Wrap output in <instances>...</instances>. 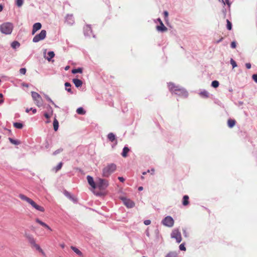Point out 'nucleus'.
<instances>
[{"label":"nucleus","mask_w":257,"mask_h":257,"mask_svg":"<svg viewBox=\"0 0 257 257\" xmlns=\"http://www.w3.org/2000/svg\"><path fill=\"white\" fill-rule=\"evenodd\" d=\"M44 96H45V97L46 98V99H47V101H49L52 104H54V101L49 97V96H48L46 94H45Z\"/></svg>","instance_id":"49530a36"},{"label":"nucleus","mask_w":257,"mask_h":257,"mask_svg":"<svg viewBox=\"0 0 257 257\" xmlns=\"http://www.w3.org/2000/svg\"><path fill=\"white\" fill-rule=\"evenodd\" d=\"M130 151V149L126 146L124 147L122 149V152L121 153V156L125 158L127 156V153Z\"/></svg>","instance_id":"aec40b11"},{"label":"nucleus","mask_w":257,"mask_h":257,"mask_svg":"<svg viewBox=\"0 0 257 257\" xmlns=\"http://www.w3.org/2000/svg\"><path fill=\"white\" fill-rule=\"evenodd\" d=\"M64 195L69 198L70 200H71L74 203H77L78 202V199L74 197L72 194H71L70 192L65 190L63 192Z\"/></svg>","instance_id":"f8f14e48"},{"label":"nucleus","mask_w":257,"mask_h":257,"mask_svg":"<svg viewBox=\"0 0 257 257\" xmlns=\"http://www.w3.org/2000/svg\"><path fill=\"white\" fill-rule=\"evenodd\" d=\"M235 120L233 119H229L227 121V125L229 127L232 128L235 124Z\"/></svg>","instance_id":"b1692460"},{"label":"nucleus","mask_w":257,"mask_h":257,"mask_svg":"<svg viewBox=\"0 0 257 257\" xmlns=\"http://www.w3.org/2000/svg\"><path fill=\"white\" fill-rule=\"evenodd\" d=\"M183 235L185 237H188V233H187V232L185 229H183Z\"/></svg>","instance_id":"603ef678"},{"label":"nucleus","mask_w":257,"mask_h":257,"mask_svg":"<svg viewBox=\"0 0 257 257\" xmlns=\"http://www.w3.org/2000/svg\"><path fill=\"white\" fill-rule=\"evenodd\" d=\"M62 163L60 162L54 168V169L55 170L56 172H57L59 170H60L62 166Z\"/></svg>","instance_id":"e433bc0d"},{"label":"nucleus","mask_w":257,"mask_h":257,"mask_svg":"<svg viewBox=\"0 0 257 257\" xmlns=\"http://www.w3.org/2000/svg\"><path fill=\"white\" fill-rule=\"evenodd\" d=\"M46 31L45 30H42L40 32V33L38 34H37L34 36L33 39V42L34 43H37L41 40H44L46 36Z\"/></svg>","instance_id":"39448f33"},{"label":"nucleus","mask_w":257,"mask_h":257,"mask_svg":"<svg viewBox=\"0 0 257 257\" xmlns=\"http://www.w3.org/2000/svg\"><path fill=\"white\" fill-rule=\"evenodd\" d=\"M47 108L48 110L49 111L50 114L52 115L53 112L52 107L50 105H48Z\"/></svg>","instance_id":"09e8293b"},{"label":"nucleus","mask_w":257,"mask_h":257,"mask_svg":"<svg viewBox=\"0 0 257 257\" xmlns=\"http://www.w3.org/2000/svg\"><path fill=\"white\" fill-rule=\"evenodd\" d=\"M118 179L121 182H123L124 181V179L122 177H119L118 178Z\"/></svg>","instance_id":"4d7b16f0"},{"label":"nucleus","mask_w":257,"mask_h":257,"mask_svg":"<svg viewBox=\"0 0 257 257\" xmlns=\"http://www.w3.org/2000/svg\"><path fill=\"white\" fill-rule=\"evenodd\" d=\"M36 221L37 223H39L40 225H41L42 226H44V227H45L46 226L47 224H46L45 222H44L42 221L41 220H40L39 219H38V218H37V219H36Z\"/></svg>","instance_id":"ea45409f"},{"label":"nucleus","mask_w":257,"mask_h":257,"mask_svg":"<svg viewBox=\"0 0 257 257\" xmlns=\"http://www.w3.org/2000/svg\"><path fill=\"white\" fill-rule=\"evenodd\" d=\"M199 95L203 98H208L209 97V93L205 90H203L202 91H201L199 93Z\"/></svg>","instance_id":"a878e982"},{"label":"nucleus","mask_w":257,"mask_h":257,"mask_svg":"<svg viewBox=\"0 0 257 257\" xmlns=\"http://www.w3.org/2000/svg\"><path fill=\"white\" fill-rule=\"evenodd\" d=\"M156 29L158 32H162V33L166 32L168 30L167 27L164 26L163 22H161V23H160V25L157 26L156 27Z\"/></svg>","instance_id":"f3484780"},{"label":"nucleus","mask_w":257,"mask_h":257,"mask_svg":"<svg viewBox=\"0 0 257 257\" xmlns=\"http://www.w3.org/2000/svg\"><path fill=\"white\" fill-rule=\"evenodd\" d=\"M44 116L47 118H49L50 117V115H49L48 113L45 112Z\"/></svg>","instance_id":"6e6d98bb"},{"label":"nucleus","mask_w":257,"mask_h":257,"mask_svg":"<svg viewBox=\"0 0 257 257\" xmlns=\"http://www.w3.org/2000/svg\"><path fill=\"white\" fill-rule=\"evenodd\" d=\"M72 82L74 84L75 87L77 88L81 87L82 85V81L77 78L73 79Z\"/></svg>","instance_id":"6ab92c4d"},{"label":"nucleus","mask_w":257,"mask_h":257,"mask_svg":"<svg viewBox=\"0 0 257 257\" xmlns=\"http://www.w3.org/2000/svg\"><path fill=\"white\" fill-rule=\"evenodd\" d=\"M13 30V25L9 22L4 23L0 25V31L6 35H10Z\"/></svg>","instance_id":"7ed1b4c3"},{"label":"nucleus","mask_w":257,"mask_h":257,"mask_svg":"<svg viewBox=\"0 0 257 257\" xmlns=\"http://www.w3.org/2000/svg\"><path fill=\"white\" fill-rule=\"evenodd\" d=\"M121 200L122 201L123 204L127 207V208H133L135 206V203L134 201L131 200L130 199L126 198L125 197H121Z\"/></svg>","instance_id":"9d476101"},{"label":"nucleus","mask_w":257,"mask_h":257,"mask_svg":"<svg viewBox=\"0 0 257 257\" xmlns=\"http://www.w3.org/2000/svg\"><path fill=\"white\" fill-rule=\"evenodd\" d=\"M245 66L247 69H250L251 68V64L249 63H247L245 64Z\"/></svg>","instance_id":"5fc2aeb1"},{"label":"nucleus","mask_w":257,"mask_h":257,"mask_svg":"<svg viewBox=\"0 0 257 257\" xmlns=\"http://www.w3.org/2000/svg\"><path fill=\"white\" fill-rule=\"evenodd\" d=\"M55 56V54L53 51H50L48 53V56L45 57V58L48 61H50L51 59L53 58Z\"/></svg>","instance_id":"393cba45"},{"label":"nucleus","mask_w":257,"mask_h":257,"mask_svg":"<svg viewBox=\"0 0 257 257\" xmlns=\"http://www.w3.org/2000/svg\"><path fill=\"white\" fill-rule=\"evenodd\" d=\"M19 197L23 200H24L27 202L29 204H30L33 208L37 204L35 201H34L32 199L30 198L27 197L24 194H20L19 195Z\"/></svg>","instance_id":"1a4fd4ad"},{"label":"nucleus","mask_w":257,"mask_h":257,"mask_svg":"<svg viewBox=\"0 0 257 257\" xmlns=\"http://www.w3.org/2000/svg\"><path fill=\"white\" fill-rule=\"evenodd\" d=\"M76 112L78 114H81V115L85 114L86 113V111L83 109V108L82 107H80L78 108L76 110Z\"/></svg>","instance_id":"7c9ffc66"},{"label":"nucleus","mask_w":257,"mask_h":257,"mask_svg":"<svg viewBox=\"0 0 257 257\" xmlns=\"http://www.w3.org/2000/svg\"><path fill=\"white\" fill-rule=\"evenodd\" d=\"M151 220H149V219H148V220H145L144 222V224L146 225H148L149 224H151Z\"/></svg>","instance_id":"864d4df0"},{"label":"nucleus","mask_w":257,"mask_h":257,"mask_svg":"<svg viewBox=\"0 0 257 257\" xmlns=\"http://www.w3.org/2000/svg\"><path fill=\"white\" fill-rule=\"evenodd\" d=\"M65 23L69 25H73L75 23L73 15L67 14L65 18Z\"/></svg>","instance_id":"9b49d317"},{"label":"nucleus","mask_w":257,"mask_h":257,"mask_svg":"<svg viewBox=\"0 0 257 257\" xmlns=\"http://www.w3.org/2000/svg\"><path fill=\"white\" fill-rule=\"evenodd\" d=\"M50 147V146H49V144L48 143V142L47 141L45 143V148L48 149Z\"/></svg>","instance_id":"bf43d9fd"},{"label":"nucleus","mask_w":257,"mask_h":257,"mask_svg":"<svg viewBox=\"0 0 257 257\" xmlns=\"http://www.w3.org/2000/svg\"><path fill=\"white\" fill-rule=\"evenodd\" d=\"M108 185V181L105 179L99 178L98 179V183L97 187L99 189H105Z\"/></svg>","instance_id":"6e6552de"},{"label":"nucleus","mask_w":257,"mask_h":257,"mask_svg":"<svg viewBox=\"0 0 257 257\" xmlns=\"http://www.w3.org/2000/svg\"><path fill=\"white\" fill-rule=\"evenodd\" d=\"M53 127H54V130L55 131H57L59 127V122L57 120V119L56 118V117L54 118V119L53 121Z\"/></svg>","instance_id":"bb28decb"},{"label":"nucleus","mask_w":257,"mask_h":257,"mask_svg":"<svg viewBox=\"0 0 257 257\" xmlns=\"http://www.w3.org/2000/svg\"><path fill=\"white\" fill-rule=\"evenodd\" d=\"M3 10V6L2 5H0V12Z\"/></svg>","instance_id":"338daca9"},{"label":"nucleus","mask_w":257,"mask_h":257,"mask_svg":"<svg viewBox=\"0 0 257 257\" xmlns=\"http://www.w3.org/2000/svg\"><path fill=\"white\" fill-rule=\"evenodd\" d=\"M168 86L169 90L172 94L185 97H187L188 96V92L185 88L179 85H176L174 83L172 82L168 83Z\"/></svg>","instance_id":"f257e3e1"},{"label":"nucleus","mask_w":257,"mask_h":257,"mask_svg":"<svg viewBox=\"0 0 257 257\" xmlns=\"http://www.w3.org/2000/svg\"><path fill=\"white\" fill-rule=\"evenodd\" d=\"M225 1L227 5L229 7L231 5V3L229 2V0H225Z\"/></svg>","instance_id":"13d9d810"},{"label":"nucleus","mask_w":257,"mask_h":257,"mask_svg":"<svg viewBox=\"0 0 257 257\" xmlns=\"http://www.w3.org/2000/svg\"><path fill=\"white\" fill-rule=\"evenodd\" d=\"M226 22H227V25H226L227 29L228 30H231V29H232V24H231V23L228 20H226Z\"/></svg>","instance_id":"4c0bfd02"},{"label":"nucleus","mask_w":257,"mask_h":257,"mask_svg":"<svg viewBox=\"0 0 257 257\" xmlns=\"http://www.w3.org/2000/svg\"><path fill=\"white\" fill-rule=\"evenodd\" d=\"M230 46L232 48L234 49L236 47V43L235 41H233L231 42Z\"/></svg>","instance_id":"8fccbe9b"},{"label":"nucleus","mask_w":257,"mask_h":257,"mask_svg":"<svg viewBox=\"0 0 257 257\" xmlns=\"http://www.w3.org/2000/svg\"><path fill=\"white\" fill-rule=\"evenodd\" d=\"M47 229H49V230H52L51 228L47 224L46 226L45 227Z\"/></svg>","instance_id":"0e129e2a"},{"label":"nucleus","mask_w":257,"mask_h":257,"mask_svg":"<svg viewBox=\"0 0 257 257\" xmlns=\"http://www.w3.org/2000/svg\"><path fill=\"white\" fill-rule=\"evenodd\" d=\"M171 236L172 238L175 239L177 243H180L182 240L181 234L178 229L173 230Z\"/></svg>","instance_id":"423d86ee"},{"label":"nucleus","mask_w":257,"mask_h":257,"mask_svg":"<svg viewBox=\"0 0 257 257\" xmlns=\"http://www.w3.org/2000/svg\"><path fill=\"white\" fill-rule=\"evenodd\" d=\"M42 27V25L40 23H36L33 26V29L32 32V35H34L35 33L39 30Z\"/></svg>","instance_id":"2eb2a0df"},{"label":"nucleus","mask_w":257,"mask_h":257,"mask_svg":"<svg viewBox=\"0 0 257 257\" xmlns=\"http://www.w3.org/2000/svg\"><path fill=\"white\" fill-rule=\"evenodd\" d=\"M64 85L66 91H67L68 92L71 94L73 93V92L72 91L71 88V84L69 82H65Z\"/></svg>","instance_id":"412c9836"},{"label":"nucleus","mask_w":257,"mask_h":257,"mask_svg":"<svg viewBox=\"0 0 257 257\" xmlns=\"http://www.w3.org/2000/svg\"><path fill=\"white\" fill-rule=\"evenodd\" d=\"M22 85L23 86H25V87H28L29 86V85L28 84H27V83H23Z\"/></svg>","instance_id":"69168bd1"},{"label":"nucleus","mask_w":257,"mask_h":257,"mask_svg":"<svg viewBox=\"0 0 257 257\" xmlns=\"http://www.w3.org/2000/svg\"><path fill=\"white\" fill-rule=\"evenodd\" d=\"M32 97L33 99L36 102V104L40 107L42 105L43 102L41 96L38 93L32 91L31 92Z\"/></svg>","instance_id":"20e7f679"},{"label":"nucleus","mask_w":257,"mask_h":257,"mask_svg":"<svg viewBox=\"0 0 257 257\" xmlns=\"http://www.w3.org/2000/svg\"><path fill=\"white\" fill-rule=\"evenodd\" d=\"M182 204L184 206H186L189 204V196L188 195H184L183 196Z\"/></svg>","instance_id":"5701e85b"},{"label":"nucleus","mask_w":257,"mask_h":257,"mask_svg":"<svg viewBox=\"0 0 257 257\" xmlns=\"http://www.w3.org/2000/svg\"><path fill=\"white\" fill-rule=\"evenodd\" d=\"M26 72V69L25 68H22L20 69V73L22 74H25Z\"/></svg>","instance_id":"de8ad7c7"},{"label":"nucleus","mask_w":257,"mask_h":257,"mask_svg":"<svg viewBox=\"0 0 257 257\" xmlns=\"http://www.w3.org/2000/svg\"><path fill=\"white\" fill-rule=\"evenodd\" d=\"M30 110H32L33 113H34V114L36 113V112H37V109L36 108H33L32 107H31L30 108H26V112H29L30 111Z\"/></svg>","instance_id":"79ce46f5"},{"label":"nucleus","mask_w":257,"mask_h":257,"mask_svg":"<svg viewBox=\"0 0 257 257\" xmlns=\"http://www.w3.org/2000/svg\"><path fill=\"white\" fill-rule=\"evenodd\" d=\"M143 190V187L142 186H140L138 188V190L140 191H142Z\"/></svg>","instance_id":"680f3d73"},{"label":"nucleus","mask_w":257,"mask_h":257,"mask_svg":"<svg viewBox=\"0 0 257 257\" xmlns=\"http://www.w3.org/2000/svg\"><path fill=\"white\" fill-rule=\"evenodd\" d=\"M92 33V30L90 25H86L84 27V34L86 37H90Z\"/></svg>","instance_id":"ddd939ff"},{"label":"nucleus","mask_w":257,"mask_h":257,"mask_svg":"<svg viewBox=\"0 0 257 257\" xmlns=\"http://www.w3.org/2000/svg\"><path fill=\"white\" fill-rule=\"evenodd\" d=\"M178 254L175 251H171L169 252L165 257H177Z\"/></svg>","instance_id":"72a5a7b5"},{"label":"nucleus","mask_w":257,"mask_h":257,"mask_svg":"<svg viewBox=\"0 0 257 257\" xmlns=\"http://www.w3.org/2000/svg\"><path fill=\"white\" fill-rule=\"evenodd\" d=\"M218 1L221 3H222L224 5H225V2L224 1V0H218Z\"/></svg>","instance_id":"e2e57ef3"},{"label":"nucleus","mask_w":257,"mask_h":257,"mask_svg":"<svg viewBox=\"0 0 257 257\" xmlns=\"http://www.w3.org/2000/svg\"><path fill=\"white\" fill-rule=\"evenodd\" d=\"M63 151V149L62 148H60L58 149H57V150H56L55 151H54L53 153V155L54 156H55L56 155H57L59 153H60L61 152H62V151Z\"/></svg>","instance_id":"58836bf2"},{"label":"nucleus","mask_w":257,"mask_h":257,"mask_svg":"<svg viewBox=\"0 0 257 257\" xmlns=\"http://www.w3.org/2000/svg\"><path fill=\"white\" fill-rule=\"evenodd\" d=\"M252 78L255 82L257 83V74H253L252 76Z\"/></svg>","instance_id":"3c124183"},{"label":"nucleus","mask_w":257,"mask_h":257,"mask_svg":"<svg viewBox=\"0 0 257 257\" xmlns=\"http://www.w3.org/2000/svg\"><path fill=\"white\" fill-rule=\"evenodd\" d=\"M34 208L36 209L38 211H41V212H44L45 209L42 206H41L38 204H36V205L34 206Z\"/></svg>","instance_id":"f704fd0d"},{"label":"nucleus","mask_w":257,"mask_h":257,"mask_svg":"<svg viewBox=\"0 0 257 257\" xmlns=\"http://www.w3.org/2000/svg\"><path fill=\"white\" fill-rule=\"evenodd\" d=\"M157 21L159 22V23H161V22H162V20H161L160 18H158L157 19Z\"/></svg>","instance_id":"774afa93"},{"label":"nucleus","mask_w":257,"mask_h":257,"mask_svg":"<svg viewBox=\"0 0 257 257\" xmlns=\"http://www.w3.org/2000/svg\"><path fill=\"white\" fill-rule=\"evenodd\" d=\"M107 137L108 140L111 142H113L114 141H115V144L114 146H112V147H114V146H115V145H117V142L116 140V137H115V135L113 133H109L107 135Z\"/></svg>","instance_id":"4468645a"},{"label":"nucleus","mask_w":257,"mask_h":257,"mask_svg":"<svg viewBox=\"0 0 257 257\" xmlns=\"http://www.w3.org/2000/svg\"><path fill=\"white\" fill-rule=\"evenodd\" d=\"M179 249L181 250L185 251L186 247H185V243H183L179 245Z\"/></svg>","instance_id":"a18cd8bd"},{"label":"nucleus","mask_w":257,"mask_h":257,"mask_svg":"<svg viewBox=\"0 0 257 257\" xmlns=\"http://www.w3.org/2000/svg\"><path fill=\"white\" fill-rule=\"evenodd\" d=\"M116 169V166L113 163L108 164L102 169V176L108 177Z\"/></svg>","instance_id":"f03ea898"},{"label":"nucleus","mask_w":257,"mask_h":257,"mask_svg":"<svg viewBox=\"0 0 257 257\" xmlns=\"http://www.w3.org/2000/svg\"><path fill=\"white\" fill-rule=\"evenodd\" d=\"M9 141L13 144L15 145H19L21 144V142L18 140H14L13 138H9Z\"/></svg>","instance_id":"cd10ccee"},{"label":"nucleus","mask_w":257,"mask_h":257,"mask_svg":"<svg viewBox=\"0 0 257 257\" xmlns=\"http://www.w3.org/2000/svg\"><path fill=\"white\" fill-rule=\"evenodd\" d=\"M20 43L17 41H15L13 42L11 44V47L13 49H16L17 48H19L20 47Z\"/></svg>","instance_id":"c756f323"},{"label":"nucleus","mask_w":257,"mask_h":257,"mask_svg":"<svg viewBox=\"0 0 257 257\" xmlns=\"http://www.w3.org/2000/svg\"><path fill=\"white\" fill-rule=\"evenodd\" d=\"M87 180L88 181V184L94 189H95L97 188V186L94 182L93 178L92 177L88 175L87 176Z\"/></svg>","instance_id":"dca6fc26"},{"label":"nucleus","mask_w":257,"mask_h":257,"mask_svg":"<svg viewBox=\"0 0 257 257\" xmlns=\"http://www.w3.org/2000/svg\"><path fill=\"white\" fill-rule=\"evenodd\" d=\"M13 125L16 128L18 129H21L23 127V124L21 122H16L14 123Z\"/></svg>","instance_id":"473e14b6"},{"label":"nucleus","mask_w":257,"mask_h":257,"mask_svg":"<svg viewBox=\"0 0 257 257\" xmlns=\"http://www.w3.org/2000/svg\"><path fill=\"white\" fill-rule=\"evenodd\" d=\"M230 64L232 65V67L233 68L237 66L236 63L235 62V61L233 59L231 58L230 59Z\"/></svg>","instance_id":"37998d69"},{"label":"nucleus","mask_w":257,"mask_h":257,"mask_svg":"<svg viewBox=\"0 0 257 257\" xmlns=\"http://www.w3.org/2000/svg\"><path fill=\"white\" fill-rule=\"evenodd\" d=\"M174 220L171 216H167L162 221V223L168 227H172L174 225Z\"/></svg>","instance_id":"0eeeda50"},{"label":"nucleus","mask_w":257,"mask_h":257,"mask_svg":"<svg viewBox=\"0 0 257 257\" xmlns=\"http://www.w3.org/2000/svg\"><path fill=\"white\" fill-rule=\"evenodd\" d=\"M163 14H164V16L165 20V21H168V15H169L168 12L167 11H165L163 12Z\"/></svg>","instance_id":"c03bdc74"},{"label":"nucleus","mask_w":257,"mask_h":257,"mask_svg":"<svg viewBox=\"0 0 257 257\" xmlns=\"http://www.w3.org/2000/svg\"><path fill=\"white\" fill-rule=\"evenodd\" d=\"M34 247H35V248L38 250L39 251H40L44 256H46V254L44 252V251L42 250V249L41 248V247L40 246V245L38 244H36L34 246Z\"/></svg>","instance_id":"c85d7f7f"},{"label":"nucleus","mask_w":257,"mask_h":257,"mask_svg":"<svg viewBox=\"0 0 257 257\" xmlns=\"http://www.w3.org/2000/svg\"><path fill=\"white\" fill-rule=\"evenodd\" d=\"M223 39V38L221 37L220 39H219L217 41L216 43H218L221 42Z\"/></svg>","instance_id":"052dcab7"},{"label":"nucleus","mask_w":257,"mask_h":257,"mask_svg":"<svg viewBox=\"0 0 257 257\" xmlns=\"http://www.w3.org/2000/svg\"><path fill=\"white\" fill-rule=\"evenodd\" d=\"M82 68L78 67L77 68L72 69L71 72L73 74H76L77 73H82Z\"/></svg>","instance_id":"2f4dec72"},{"label":"nucleus","mask_w":257,"mask_h":257,"mask_svg":"<svg viewBox=\"0 0 257 257\" xmlns=\"http://www.w3.org/2000/svg\"><path fill=\"white\" fill-rule=\"evenodd\" d=\"M24 3V0H17L16 5L18 7H21Z\"/></svg>","instance_id":"a19ab883"},{"label":"nucleus","mask_w":257,"mask_h":257,"mask_svg":"<svg viewBox=\"0 0 257 257\" xmlns=\"http://www.w3.org/2000/svg\"><path fill=\"white\" fill-rule=\"evenodd\" d=\"M71 248L75 253H76L79 256H82L83 255L82 252L76 247L74 246H71Z\"/></svg>","instance_id":"4be33fe9"},{"label":"nucleus","mask_w":257,"mask_h":257,"mask_svg":"<svg viewBox=\"0 0 257 257\" xmlns=\"http://www.w3.org/2000/svg\"><path fill=\"white\" fill-rule=\"evenodd\" d=\"M26 237L28 240L29 242L33 246H34L36 244V241L34 239V238L33 237L32 235L30 234H26Z\"/></svg>","instance_id":"a211bd4d"},{"label":"nucleus","mask_w":257,"mask_h":257,"mask_svg":"<svg viewBox=\"0 0 257 257\" xmlns=\"http://www.w3.org/2000/svg\"><path fill=\"white\" fill-rule=\"evenodd\" d=\"M219 82L217 80H214L211 83V86L214 88H217L219 86Z\"/></svg>","instance_id":"c9c22d12"}]
</instances>
